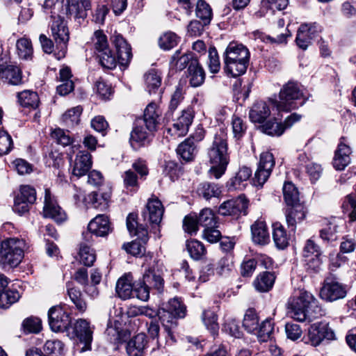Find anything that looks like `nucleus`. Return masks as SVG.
Listing matches in <instances>:
<instances>
[{"label": "nucleus", "instance_id": "f257e3e1", "mask_svg": "<svg viewBox=\"0 0 356 356\" xmlns=\"http://www.w3.org/2000/svg\"><path fill=\"white\" fill-rule=\"evenodd\" d=\"M288 309L289 316L300 322L323 314L318 300L311 293L303 290L300 291L298 296L289 299Z\"/></svg>", "mask_w": 356, "mask_h": 356}, {"label": "nucleus", "instance_id": "f03ea898", "mask_svg": "<svg viewBox=\"0 0 356 356\" xmlns=\"http://www.w3.org/2000/svg\"><path fill=\"white\" fill-rule=\"evenodd\" d=\"M227 140V134L220 129L215 135L212 145L208 150V157L211 164L209 172L216 179L221 177L225 172L229 163Z\"/></svg>", "mask_w": 356, "mask_h": 356}, {"label": "nucleus", "instance_id": "7ed1b4c3", "mask_svg": "<svg viewBox=\"0 0 356 356\" xmlns=\"http://www.w3.org/2000/svg\"><path fill=\"white\" fill-rule=\"evenodd\" d=\"M250 56V51L245 46L231 42L225 52V71L233 77L243 74L247 70Z\"/></svg>", "mask_w": 356, "mask_h": 356}, {"label": "nucleus", "instance_id": "20e7f679", "mask_svg": "<svg viewBox=\"0 0 356 356\" xmlns=\"http://www.w3.org/2000/svg\"><path fill=\"white\" fill-rule=\"evenodd\" d=\"M26 248V243L23 239L10 238L3 241L0 248V264L3 267L17 266L24 257Z\"/></svg>", "mask_w": 356, "mask_h": 356}, {"label": "nucleus", "instance_id": "39448f33", "mask_svg": "<svg viewBox=\"0 0 356 356\" xmlns=\"http://www.w3.org/2000/svg\"><path fill=\"white\" fill-rule=\"evenodd\" d=\"M279 97V101L270 99V102L278 111H289L298 106L296 101L303 97V93L297 83L289 81L280 90Z\"/></svg>", "mask_w": 356, "mask_h": 356}, {"label": "nucleus", "instance_id": "423d86ee", "mask_svg": "<svg viewBox=\"0 0 356 356\" xmlns=\"http://www.w3.org/2000/svg\"><path fill=\"white\" fill-rule=\"evenodd\" d=\"M92 42L95 50L99 53L102 66L110 70L114 69L117 65V60L109 49L107 36L102 30H97L94 33Z\"/></svg>", "mask_w": 356, "mask_h": 356}, {"label": "nucleus", "instance_id": "0eeeda50", "mask_svg": "<svg viewBox=\"0 0 356 356\" xmlns=\"http://www.w3.org/2000/svg\"><path fill=\"white\" fill-rule=\"evenodd\" d=\"M51 36L60 50L59 56L64 57L67 50V44L70 39V32L66 22L60 16H52L50 25Z\"/></svg>", "mask_w": 356, "mask_h": 356}, {"label": "nucleus", "instance_id": "6e6552de", "mask_svg": "<svg viewBox=\"0 0 356 356\" xmlns=\"http://www.w3.org/2000/svg\"><path fill=\"white\" fill-rule=\"evenodd\" d=\"M80 146L73 145L71 151L68 153L70 157L72 173L76 177H81L86 175L92 165V156L86 150H79L72 160V154L74 153L75 149H78Z\"/></svg>", "mask_w": 356, "mask_h": 356}, {"label": "nucleus", "instance_id": "1a4fd4ad", "mask_svg": "<svg viewBox=\"0 0 356 356\" xmlns=\"http://www.w3.org/2000/svg\"><path fill=\"white\" fill-rule=\"evenodd\" d=\"M274 165L275 160L272 153L266 152L261 154L258 168L253 178L254 185L262 187L269 178Z\"/></svg>", "mask_w": 356, "mask_h": 356}, {"label": "nucleus", "instance_id": "9d476101", "mask_svg": "<svg viewBox=\"0 0 356 356\" xmlns=\"http://www.w3.org/2000/svg\"><path fill=\"white\" fill-rule=\"evenodd\" d=\"M347 295L346 285L334 280L327 279L320 291V297L327 302H334Z\"/></svg>", "mask_w": 356, "mask_h": 356}, {"label": "nucleus", "instance_id": "9b49d317", "mask_svg": "<svg viewBox=\"0 0 356 356\" xmlns=\"http://www.w3.org/2000/svg\"><path fill=\"white\" fill-rule=\"evenodd\" d=\"M36 200L35 190L30 186H22L19 193L15 196L13 211L19 215L28 212L31 204Z\"/></svg>", "mask_w": 356, "mask_h": 356}, {"label": "nucleus", "instance_id": "f8f14e48", "mask_svg": "<svg viewBox=\"0 0 356 356\" xmlns=\"http://www.w3.org/2000/svg\"><path fill=\"white\" fill-rule=\"evenodd\" d=\"M49 324L54 332H64L71 324L69 314L60 306H54L48 312Z\"/></svg>", "mask_w": 356, "mask_h": 356}, {"label": "nucleus", "instance_id": "ddd939ff", "mask_svg": "<svg viewBox=\"0 0 356 356\" xmlns=\"http://www.w3.org/2000/svg\"><path fill=\"white\" fill-rule=\"evenodd\" d=\"M88 232L83 234V238L86 241L92 239V234L104 237L111 232V222L108 216L104 214L97 215L91 220L88 226Z\"/></svg>", "mask_w": 356, "mask_h": 356}, {"label": "nucleus", "instance_id": "4468645a", "mask_svg": "<svg viewBox=\"0 0 356 356\" xmlns=\"http://www.w3.org/2000/svg\"><path fill=\"white\" fill-rule=\"evenodd\" d=\"M321 26L317 23L302 24L298 29L296 36L297 45L303 50L307 49L311 40L321 32Z\"/></svg>", "mask_w": 356, "mask_h": 356}, {"label": "nucleus", "instance_id": "2eb2a0df", "mask_svg": "<svg viewBox=\"0 0 356 356\" xmlns=\"http://www.w3.org/2000/svg\"><path fill=\"white\" fill-rule=\"evenodd\" d=\"M307 335L309 342L314 346H318L325 339L332 340L334 338V333L327 324L321 322L312 324Z\"/></svg>", "mask_w": 356, "mask_h": 356}, {"label": "nucleus", "instance_id": "dca6fc26", "mask_svg": "<svg viewBox=\"0 0 356 356\" xmlns=\"http://www.w3.org/2000/svg\"><path fill=\"white\" fill-rule=\"evenodd\" d=\"M111 40L114 44L117 56V63L127 66L132 58L131 48L125 39L116 32L111 36Z\"/></svg>", "mask_w": 356, "mask_h": 356}, {"label": "nucleus", "instance_id": "f3484780", "mask_svg": "<svg viewBox=\"0 0 356 356\" xmlns=\"http://www.w3.org/2000/svg\"><path fill=\"white\" fill-rule=\"evenodd\" d=\"M43 214L56 222H63L66 219V214L58 204L49 189L45 190Z\"/></svg>", "mask_w": 356, "mask_h": 356}, {"label": "nucleus", "instance_id": "a211bd4d", "mask_svg": "<svg viewBox=\"0 0 356 356\" xmlns=\"http://www.w3.org/2000/svg\"><path fill=\"white\" fill-rule=\"evenodd\" d=\"M162 268L159 261L154 260L149 264V266L145 269L143 277L144 284H147L151 289L160 290L163 284V279L161 276Z\"/></svg>", "mask_w": 356, "mask_h": 356}, {"label": "nucleus", "instance_id": "6ab92c4d", "mask_svg": "<svg viewBox=\"0 0 356 356\" xmlns=\"http://www.w3.org/2000/svg\"><path fill=\"white\" fill-rule=\"evenodd\" d=\"M248 200L244 196H239L236 199L224 202L219 207L218 212L222 216H238L243 213H246Z\"/></svg>", "mask_w": 356, "mask_h": 356}, {"label": "nucleus", "instance_id": "aec40b11", "mask_svg": "<svg viewBox=\"0 0 356 356\" xmlns=\"http://www.w3.org/2000/svg\"><path fill=\"white\" fill-rule=\"evenodd\" d=\"M0 81L8 85H21L24 82L22 70L14 65H0Z\"/></svg>", "mask_w": 356, "mask_h": 356}, {"label": "nucleus", "instance_id": "412c9836", "mask_svg": "<svg viewBox=\"0 0 356 356\" xmlns=\"http://www.w3.org/2000/svg\"><path fill=\"white\" fill-rule=\"evenodd\" d=\"M161 115V112L157 105L152 102L145 109L143 119L138 121L144 124L149 132H154L159 124Z\"/></svg>", "mask_w": 356, "mask_h": 356}, {"label": "nucleus", "instance_id": "4be33fe9", "mask_svg": "<svg viewBox=\"0 0 356 356\" xmlns=\"http://www.w3.org/2000/svg\"><path fill=\"white\" fill-rule=\"evenodd\" d=\"M74 330L80 342L84 344L81 352L90 350L93 331L89 322L85 319H79L74 325Z\"/></svg>", "mask_w": 356, "mask_h": 356}, {"label": "nucleus", "instance_id": "5701e85b", "mask_svg": "<svg viewBox=\"0 0 356 356\" xmlns=\"http://www.w3.org/2000/svg\"><path fill=\"white\" fill-rule=\"evenodd\" d=\"M164 208L161 202L158 199H151L147 203L143 216L145 220L150 224L159 225L163 217Z\"/></svg>", "mask_w": 356, "mask_h": 356}, {"label": "nucleus", "instance_id": "b1692460", "mask_svg": "<svg viewBox=\"0 0 356 356\" xmlns=\"http://www.w3.org/2000/svg\"><path fill=\"white\" fill-rule=\"evenodd\" d=\"M351 152V148L347 144L346 140L341 138L333 159L334 168L337 170H343L350 162Z\"/></svg>", "mask_w": 356, "mask_h": 356}, {"label": "nucleus", "instance_id": "393cba45", "mask_svg": "<svg viewBox=\"0 0 356 356\" xmlns=\"http://www.w3.org/2000/svg\"><path fill=\"white\" fill-rule=\"evenodd\" d=\"M154 132H149L144 124L137 121L136 127L131 132L129 142L131 147L137 150L149 141V136Z\"/></svg>", "mask_w": 356, "mask_h": 356}, {"label": "nucleus", "instance_id": "a878e982", "mask_svg": "<svg viewBox=\"0 0 356 356\" xmlns=\"http://www.w3.org/2000/svg\"><path fill=\"white\" fill-rule=\"evenodd\" d=\"M270 99L268 102H256L251 107L249 112L250 120L254 123H263L270 114Z\"/></svg>", "mask_w": 356, "mask_h": 356}, {"label": "nucleus", "instance_id": "bb28decb", "mask_svg": "<svg viewBox=\"0 0 356 356\" xmlns=\"http://www.w3.org/2000/svg\"><path fill=\"white\" fill-rule=\"evenodd\" d=\"M194 115V111L191 107H188L182 111L181 115L173 124V129L178 136H183L187 134L189 127L193 122Z\"/></svg>", "mask_w": 356, "mask_h": 356}, {"label": "nucleus", "instance_id": "cd10ccee", "mask_svg": "<svg viewBox=\"0 0 356 356\" xmlns=\"http://www.w3.org/2000/svg\"><path fill=\"white\" fill-rule=\"evenodd\" d=\"M90 0H71L68 2L67 14L81 23L87 17V10L90 9Z\"/></svg>", "mask_w": 356, "mask_h": 356}, {"label": "nucleus", "instance_id": "c85d7f7f", "mask_svg": "<svg viewBox=\"0 0 356 356\" xmlns=\"http://www.w3.org/2000/svg\"><path fill=\"white\" fill-rule=\"evenodd\" d=\"M147 337L139 333L131 338L127 344V353L129 356H143L147 347Z\"/></svg>", "mask_w": 356, "mask_h": 356}, {"label": "nucleus", "instance_id": "c756f323", "mask_svg": "<svg viewBox=\"0 0 356 356\" xmlns=\"http://www.w3.org/2000/svg\"><path fill=\"white\" fill-rule=\"evenodd\" d=\"M133 277L131 274H126L118 279L116 284V293L122 300H127L132 296L134 284L132 283Z\"/></svg>", "mask_w": 356, "mask_h": 356}, {"label": "nucleus", "instance_id": "7c9ffc66", "mask_svg": "<svg viewBox=\"0 0 356 356\" xmlns=\"http://www.w3.org/2000/svg\"><path fill=\"white\" fill-rule=\"evenodd\" d=\"M188 72L189 83L192 87L196 88L202 85L205 79V72L197 60L191 61L188 68Z\"/></svg>", "mask_w": 356, "mask_h": 356}, {"label": "nucleus", "instance_id": "2f4dec72", "mask_svg": "<svg viewBox=\"0 0 356 356\" xmlns=\"http://www.w3.org/2000/svg\"><path fill=\"white\" fill-rule=\"evenodd\" d=\"M305 217V211L302 204L289 207L286 211V220L291 231L294 232L296 224L301 222Z\"/></svg>", "mask_w": 356, "mask_h": 356}, {"label": "nucleus", "instance_id": "473e14b6", "mask_svg": "<svg viewBox=\"0 0 356 356\" xmlns=\"http://www.w3.org/2000/svg\"><path fill=\"white\" fill-rule=\"evenodd\" d=\"M136 218V214H129L127 218V229L131 234L138 236L143 243H147L149 239L147 228L142 225H138Z\"/></svg>", "mask_w": 356, "mask_h": 356}, {"label": "nucleus", "instance_id": "72a5a7b5", "mask_svg": "<svg viewBox=\"0 0 356 356\" xmlns=\"http://www.w3.org/2000/svg\"><path fill=\"white\" fill-rule=\"evenodd\" d=\"M67 293L70 300L74 304L76 308L84 312L87 308V304L83 298V294L79 287L72 282H67L66 284Z\"/></svg>", "mask_w": 356, "mask_h": 356}, {"label": "nucleus", "instance_id": "f704fd0d", "mask_svg": "<svg viewBox=\"0 0 356 356\" xmlns=\"http://www.w3.org/2000/svg\"><path fill=\"white\" fill-rule=\"evenodd\" d=\"M252 240L255 243L264 245L270 236L266 225L263 221H257L251 227Z\"/></svg>", "mask_w": 356, "mask_h": 356}, {"label": "nucleus", "instance_id": "c9c22d12", "mask_svg": "<svg viewBox=\"0 0 356 356\" xmlns=\"http://www.w3.org/2000/svg\"><path fill=\"white\" fill-rule=\"evenodd\" d=\"M159 319L164 327L165 331L167 334L172 339V330L175 327H177V319L179 318L178 316H175L173 314L168 312L163 308H161L159 310Z\"/></svg>", "mask_w": 356, "mask_h": 356}, {"label": "nucleus", "instance_id": "e433bc0d", "mask_svg": "<svg viewBox=\"0 0 356 356\" xmlns=\"http://www.w3.org/2000/svg\"><path fill=\"white\" fill-rule=\"evenodd\" d=\"M144 81L148 92L156 93L161 85V76L159 72L152 69L145 74Z\"/></svg>", "mask_w": 356, "mask_h": 356}, {"label": "nucleus", "instance_id": "4c0bfd02", "mask_svg": "<svg viewBox=\"0 0 356 356\" xmlns=\"http://www.w3.org/2000/svg\"><path fill=\"white\" fill-rule=\"evenodd\" d=\"M275 277L273 273L264 272L260 273L254 281L255 289L260 292H266L273 286Z\"/></svg>", "mask_w": 356, "mask_h": 356}, {"label": "nucleus", "instance_id": "58836bf2", "mask_svg": "<svg viewBox=\"0 0 356 356\" xmlns=\"http://www.w3.org/2000/svg\"><path fill=\"white\" fill-rule=\"evenodd\" d=\"M177 152L183 160L186 161H193L196 152L195 144L191 138H187L179 145Z\"/></svg>", "mask_w": 356, "mask_h": 356}, {"label": "nucleus", "instance_id": "ea45409f", "mask_svg": "<svg viewBox=\"0 0 356 356\" xmlns=\"http://www.w3.org/2000/svg\"><path fill=\"white\" fill-rule=\"evenodd\" d=\"M283 195L285 202L289 207L301 204L298 188L291 182H286L283 186Z\"/></svg>", "mask_w": 356, "mask_h": 356}, {"label": "nucleus", "instance_id": "a19ab883", "mask_svg": "<svg viewBox=\"0 0 356 356\" xmlns=\"http://www.w3.org/2000/svg\"><path fill=\"white\" fill-rule=\"evenodd\" d=\"M342 223L343 220L341 219L336 217L332 218L327 227L321 230V238L327 241L335 240V234L338 232V229Z\"/></svg>", "mask_w": 356, "mask_h": 356}, {"label": "nucleus", "instance_id": "79ce46f5", "mask_svg": "<svg viewBox=\"0 0 356 356\" xmlns=\"http://www.w3.org/2000/svg\"><path fill=\"white\" fill-rule=\"evenodd\" d=\"M19 104L24 107L35 108L39 104L38 95L32 90H24L17 95Z\"/></svg>", "mask_w": 356, "mask_h": 356}, {"label": "nucleus", "instance_id": "37998d69", "mask_svg": "<svg viewBox=\"0 0 356 356\" xmlns=\"http://www.w3.org/2000/svg\"><path fill=\"white\" fill-rule=\"evenodd\" d=\"M259 317L253 309H249L246 311L243 320V326L249 333H254L259 326Z\"/></svg>", "mask_w": 356, "mask_h": 356}, {"label": "nucleus", "instance_id": "c03bdc74", "mask_svg": "<svg viewBox=\"0 0 356 356\" xmlns=\"http://www.w3.org/2000/svg\"><path fill=\"white\" fill-rule=\"evenodd\" d=\"M19 293L15 289H6L0 293V307L7 309L19 300Z\"/></svg>", "mask_w": 356, "mask_h": 356}, {"label": "nucleus", "instance_id": "a18cd8bd", "mask_svg": "<svg viewBox=\"0 0 356 356\" xmlns=\"http://www.w3.org/2000/svg\"><path fill=\"white\" fill-rule=\"evenodd\" d=\"M273 238L276 246L280 249L285 248L289 244V238L284 227L280 223L273 225Z\"/></svg>", "mask_w": 356, "mask_h": 356}, {"label": "nucleus", "instance_id": "49530a36", "mask_svg": "<svg viewBox=\"0 0 356 356\" xmlns=\"http://www.w3.org/2000/svg\"><path fill=\"white\" fill-rule=\"evenodd\" d=\"M274 330V324L270 319H266L259 326L254 334H257L260 341H267L271 339Z\"/></svg>", "mask_w": 356, "mask_h": 356}, {"label": "nucleus", "instance_id": "de8ad7c7", "mask_svg": "<svg viewBox=\"0 0 356 356\" xmlns=\"http://www.w3.org/2000/svg\"><path fill=\"white\" fill-rule=\"evenodd\" d=\"M79 255L80 262L86 266H91L96 260L94 250L84 243L80 245Z\"/></svg>", "mask_w": 356, "mask_h": 356}, {"label": "nucleus", "instance_id": "09e8293b", "mask_svg": "<svg viewBox=\"0 0 356 356\" xmlns=\"http://www.w3.org/2000/svg\"><path fill=\"white\" fill-rule=\"evenodd\" d=\"M186 249L191 257L195 260L201 259L206 252L204 245L197 240L187 241Z\"/></svg>", "mask_w": 356, "mask_h": 356}, {"label": "nucleus", "instance_id": "8fccbe9b", "mask_svg": "<svg viewBox=\"0 0 356 356\" xmlns=\"http://www.w3.org/2000/svg\"><path fill=\"white\" fill-rule=\"evenodd\" d=\"M196 16L203 21L204 25L209 24L212 11L209 5L204 0H198L195 8Z\"/></svg>", "mask_w": 356, "mask_h": 356}, {"label": "nucleus", "instance_id": "3c124183", "mask_svg": "<svg viewBox=\"0 0 356 356\" xmlns=\"http://www.w3.org/2000/svg\"><path fill=\"white\" fill-rule=\"evenodd\" d=\"M262 131L269 136H281L284 130L283 124L279 122L276 119L267 121L264 124L261 126Z\"/></svg>", "mask_w": 356, "mask_h": 356}, {"label": "nucleus", "instance_id": "603ef678", "mask_svg": "<svg viewBox=\"0 0 356 356\" xmlns=\"http://www.w3.org/2000/svg\"><path fill=\"white\" fill-rule=\"evenodd\" d=\"M81 113V106L73 107L63 115V121L67 127H73L79 123Z\"/></svg>", "mask_w": 356, "mask_h": 356}, {"label": "nucleus", "instance_id": "864d4df0", "mask_svg": "<svg viewBox=\"0 0 356 356\" xmlns=\"http://www.w3.org/2000/svg\"><path fill=\"white\" fill-rule=\"evenodd\" d=\"M18 56L22 59H29L33 54L31 42L25 38L19 39L16 43Z\"/></svg>", "mask_w": 356, "mask_h": 356}, {"label": "nucleus", "instance_id": "5fc2aeb1", "mask_svg": "<svg viewBox=\"0 0 356 356\" xmlns=\"http://www.w3.org/2000/svg\"><path fill=\"white\" fill-rule=\"evenodd\" d=\"M202 319L208 330L213 334H216L218 329V316L213 311L210 309L204 310L202 315Z\"/></svg>", "mask_w": 356, "mask_h": 356}, {"label": "nucleus", "instance_id": "6e6d98bb", "mask_svg": "<svg viewBox=\"0 0 356 356\" xmlns=\"http://www.w3.org/2000/svg\"><path fill=\"white\" fill-rule=\"evenodd\" d=\"M180 51H177L172 57L171 65L175 66L177 70H182L190 65L193 58L191 54H184L180 56Z\"/></svg>", "mask_w": 356, "mask_h": 356}, {"label": "nucleus", "instance_id": "4d7b16f0", "mask_svg": "<svg viewBox=\"0 0 356 356\" xmlns=\"http://www.w3.org/2000/svg\"><path fill=\"white\" fill-rule=\"evenodd\" d=\"M109 198L110 194L108 193L92 192L89 195L90 202L95 208L99 209H104L107 207Z\"/></svg>", "mask_w": 356, "mask_h": 356}, {"label": "nucleus", "instance_id": "13d9d810", "mask_svg": "<svg viewBox=\"0 0 356 356\" xmlns=\"http://www.w3.org/2000/svg\"><path fill=\"white\" fill-rule=\"evenodd\" d=\"M163 308L180 318H184L186 314V307L176 298L170 300Z\"/></svg>", "mask_w": 356, "mask_h": 356}, {"label": "nucleus", "instance_id": "bf43d9fd", "mask_svg": "<svg viewBox=\"0 0 356 356\" xmlns=\"http://www.w3.org/2000/svg\"><path fill=\"white\" fill-rule=\"evenodd\" d=\"M179 42V38L172 32L163 33L159 40V47L164 50H169L175 47Z\"/></svg>", "mask_w": 356, "mask_h": 356}, {"label": "nucleus", "instance_id": "052dcab7", "mask_svg": "<svg viewBox=\"0 0 356 356\" xmlns=\"http://www.w3.org/2000/svg\"><path fill=\"white\" fill-rule=\"evenodd\" d=\"M51 136L58 144L63 146L71 145L73 141L69 131L60 128L54 129L51 133Z\"/></svg>", "mask_w": 356, "mask_h": 356}, {"label": "nucleus", "instance_id": "680f3d73", "mask_svg": "<svg viewBox=\"0 0 356 356\" xmlns=\"http://www.w3.org/2000/svg\"><path fill=\"white\" fill-rule=\"evenodd\" d=\"M199 224L204 228L216 226L217 222L212 210L210 209H204L201 211L199 218Z\"/></svg>", "mask_w": 356, "mask_h": 356}, {"label": "nucleus", "instance_id": "e2e57ef3", "mask_svg": "<svg viewBox=\"0 0 356 356\" xmlns=\"http://www.w3.org/2000/svg\"><path fill=\"white\" fill-rule=\"evenodd\" d=\"M145 243H143L141 239L138 237L132 242L127 244H124L123 248L126 250L127 252L134 256H139L143 254L145 252Z\"/></svg>", "mask_w": 356, "mask_h": 356}, {"label": "nucleus", "instance_id": "0e129e2a", "mask_svg": "<svg viewBox=\"0 0 356 356\" xmlns=\"http://www.w3.org/2000/svg\"><path fill=\"white\" fill-rule=\"evenodd\" d=\"M199 192L205 199L209 200L213 197H218L220 193V190L216 184L204 183L199 188Z\"/></svg>", "mask_w": 356, "mask_h": 356}, {"label": "nucleus", "instance_id": "69168bd1", "mask_svg": "<svg viewBox=\"0 0 356 356\" xmlns=\"http://www.w3.org/2000/svg\"><path fill=\"white\" fill-rule=\"evenodd\" d=\"M223 330L236 338H240L242 336V332L238 323L233 318L228 317L226 318Z\"/></svg>", "mask_w": 356, "mask_h": 356}, {"label": "nucleus", "instance_id": "338daca9", "mask_svg": "<svg viewBox=\"0 0 356 356\" xmlns=\"http://www.w3.org/2000/svg\"><path fill=\"white\" fill-rule=\"evenodd\" d=\"M208 67L209 71L213 73H217L220 68V63L219 60L218 54L215 47H210L209 49L208 56Z\"/></svg>", "mask_w": 356, "mask_h": 356}, {"label": "nucleus", "instance_id": "774afa93", "mask_svg": "<svg viewBox=\"0 0 356 356\" xmlns=\"http://www.w3.org/2000/svg\"><path fill=\"white\" fill-rule=\"evenodd\" d=\"M232 124L234 138L236 139L242 138L247 128L246 124L241 118L233 116Z\"/></svg>", "mask_w": 356, "mask_h": 356}]
</instances>
